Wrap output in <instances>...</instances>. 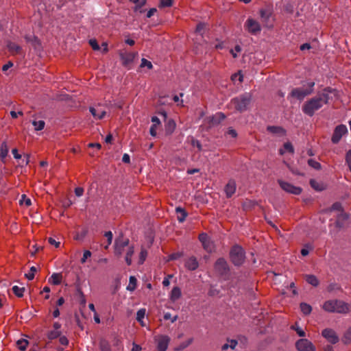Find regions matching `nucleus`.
Here are the masks:
<instances>
[{
    "instance_id": "1",
    "label": "nucleus",
    "mask_w": 351,
    "mask_h": 351,
    "mask_svg": "<svg viewBox=\"0 0 351 351\" xmlns=\"http://www.w3.org/2000/svg\"><path fill=\"white\" fill-rule=\"evenodd\" d=\"M322 309L330 313L348 314L350 311V304L341 300H329L322 304Z\"/></svg>"
},
{
    "instance_id": "2",
    "label": "nucleus",
    "mask_w": 351,
    "mask_h": 351,
    "mask_svg": "<svg viewBox=\"0 0 351 351\" xmlns=\"http://www.w3.org/2000/svg\"><path fill=\"white\" fill-rule=\"evenodd\" d=\"M315 82H311L306 84V88L300 87L292 89L289 93V97L297 99L300 101L303 100L306 96L313 93Z\"/></svg>"
},
{
    "instance_id": "3",
    "label": "nucleus",
    "mask_w": 351,
    "mask_h": 351,
    "mask_svg": "<svg viewBox=\"0 0 351 351\" xmlns=\"http://www.w3.org/2000/svg\"><path fill=\"white\" fill-rule=\"evenodd\" d=\"M322 102V100L318 99L317 97L308 99L302 106L303 112L310 117L313 116L315 111L318 110L323 106Z\"/></svg>"
},
{
    "instance_id": "4",
    "label": "nucleus",
    "mask_w": 351,
    "mask_h": 351,
    "mask_svg": "<svg viewBox=\"0 0 351 351\" xmlns=\"http://www.w3.org/2000/svg\"><path fill=\"white\" fill-rule=\"evenodd\" d=\"M230 258L231 262L235 266L241 265L244 263L245 258L244 250L238 245H234L230 252Z\"/></svg>"
},
{
    "instance_id": "5",
    "label": "nucleus",
    "mask_w": 351,
    "mask_h": 351,
    "mask_svg": "<svg viewBox=\"0 0 351 351\" xmlns=\"http://www.w3.org/2000/svg\"><path fill=\"white\" fill-rule=\"evenodd\" d=\"M252 100L250 93H245L232 99L231 103L235 109L239 112L245 111Z\"/></svg>"
},
{
    "instance_id": "6",
    "label": "nucleus",
    "mask_w": 351,
    "mask_h": 351,
    "mask_svg": "<svg viewBox=\"0 0 351 351\" xmlns=\"http://www.w3.org/2000/svg\"><path fill=\"white\" fill-rule=\"evenodd\" d=\"M245 29L250 34L257 35L261 32V25L260 23L252 18L249 17L244 23Z\"/></svg>"
},
{
    "instance_id": "7",
    "label": "nucleus",
    "mask_w": 351,
    "mask_h": 351,
    "mask_svg": "<svg viewBox=\"0 0 351 351\" xmlns=\"http://www.w3.org/2000/svg\"><path fill=\"white\" fill-rule=\"evenodd\" d=\"M129 243L128 239H124L123 237L116 239L114 245V254L120 257L123 252H126V249L128 246H129Z\"/></svg>"
},
{
    "instance_id": "8",
    "label": "nucleus",
    "mask_w": 351,
    "mask_h": 351,
    "mask_svg": "<svg viewBox=\"0 0 351 351\" xmlns=\"http://www.w3.org/2000/svg\"><path fill=\"white\" fill-rule=\"evenodd\" d=\"M295 348L298 351H315L314 345L307 339H300L295 343Z\"/></svg>"
},
{
    "instance_id": "9",
    "label": "nucleus",
    "mask_w": 351,
    "mask_h": 351,
    "mask_svg": "<svg viewBox=\"0 0 351 351\" xmlns=\"http://www.w3.org/2000/svg\"><path fill=\"white\" fill-rule=\"evenodd\" d=\"M215 270L221 276L226 275L229 272V267L223 258L217 260L214 265Z\"/></svg>"
},
{
    "instance_id": "10",
    "label": "nucleus",
    "mask_w": 351,
    "mask_h": 351,
    "mask_svg": "<svg viewBox=\"0 0 351 351\" xmlns=\"http://www.w3.org/2000/svg\"><path fill=\"white\" fill-rule=\"evenodd\" d=\"M348 132V129L345 125H337L334 130L331 141L333 143H338L341 137Z\"/></svg>"
},
{
    "instance_id": "11",
    "label": "nucleus",
    "mask_w": 351,
    "mask_h": 351,
    "mask_svg": "<svg viewBox=\"0 0 351 351\" xmlns=\"http://www.w3.org/2000/svg\"><path fill=\"white\" fill-rule=\"evenodd\" d=\"M278 184H280L282 189H283L285 191L294 194V195H299L302 193V189L298 186H293V184L282 181L281 180H278Z\"/></svg>"
},
{
    "instance_id": "12",
    "label": "nucleus",
    "mask_w": 351,
    "mask_h": 351,
    "mask_svg": "<svg viewBox=\"0 0 351 351\" xmlns=\"http://www.w3.org/2000/svg\"><path fill=\"white\" fill-rule=\"evenodd\" d=\"M156 340L157 341L158 351H167L170 342L169 337L167 335H160Z\"/></svg>"
},
{
    "instance_id": "13",
    "label": "nucleus",
    "mask_w": 351,
    "mask_h": 351,
    "mask_svg": "<svg viewBox=\"0 0 351 351\" xmlns=\"http://www.w3.org/2000/svg\"><path fill=\"white\" fill-rule=\"evenodd\" d=\"M322 335L331 343L335 344L339 341V337L335 331L331 328H326L323 330Z\"/></svg>"
},
{
    "instance_id": "14",
    "label": "nucleus",
    "mask_w": 351,
    "mask_h": 351,
    "mask_svg": "<svg viewBox=\"0 0 351 351\" xmlns=\"http://www.w3.org/2000/svg\"><path fill=\"white\" fill-rule=\"evenodd\" d=\"M135 53L129 52V53H121L120 57L122 61V64L124 66H128L134 60L135 57Z\"/></svg>"
},
{
    "instance_id": "15",
    "label": "nucleus",
    "mask_w": 351,
    "mask_h": 351,
    "mask_svg": "<svg viewBox=\"0 0 351 351\" xmlns=\"http://www.w3.org/2000/svg\"><path fill=\"white\" fill-rule=\"evenodd\" d=\"M89 111L96 119H103L106 113V111L101 108V106H98L96 108L90 107Z\"/></svg>"
},
{
    "instance_id": "16",
    "label": "nucleus",
    "mask_w": 351,
    "mask_h": 351,
    "mask_svg": "<svg viewBox=\"0 0 351 351\" xmlns=\"http://www.w3.org/2000/svg\"><path fill=\"white\" fill-rule=\"evenodd\" d=\"M185 267L190 271H194L199 267V263L195 256H191L185 261Z\"/></svg>"
},
{
    "instance_id": "17",
    "label": "nucleus",
    "mask_w": 351,
    "mask_h": 351,
    "mask_svg": "<svg viewBox=\"0 0 351 351\" xmlns=\"http://www.w3.org/2000/svg\"><path fill=\"white\" fill-rule=\"evenodd\" d=\"M7 47L8 51L12 54V55H16V54H22L23 50L21 46H19L18 44L13 43L12 41H8L7 43Z\"/></svg>"
},
{
    "instance_id": "18",
    "label": "nucleus",
    "mask_w": 351,
    "mask_h": 351,
    "mask_svg": "<svg viewBox=\"0 0 351 351\" xmlns=\"http://www.w3.org/2000/svg\"><path fill=\"white\" fill-rule=\"evenodd\" d=\"M224 191L227 197H230L236 191V182L234 180H230L225 186Z\"/></svg>"
},
{
    "instance_id": "19",
    "label": "nucleus",
    "mask_w": 351,
    "mask_h": 351,
    "mask_svg": "<svg viewBox=\"0 0 351 351\" xmlns=\"http://www.w3.org/2000/svg\"><path fill=\"white\" fill-rule=\"evenodd\" d=\"M335 90L330 88V87H327V88H325L324 90H323V92L322 94L319 95L317 97L318 99H320L322 100V106L324 104H328V100H329V93H331L332 92H334Z\"/></svg>"
},
{
    "instance_id": "20",
    "label": "nucleus",
    "mask_w": 351,
    "mask_h": 351,
    "mask_svg": "<svg viewBox=\"0 0 351 351\" xmlns=\"http://www.w3.org/2000/svg\"><path fill=\"white\" fill-rule=\"evenodd\" d=\"M25 39L27 43H31L32 47L35 49H38L41 47V43L37 36H36L34 35H30V36L26 35L25 36Z\"/></svg>"
},
{
    "instance_id": "21",
    "label": "nucleus",
    "mask_w": 351,
    "mask_h": 351,
    "mask_svg": "<svg viewBox=\"0 0 351 351\" xmlns=\"http://www.w3.org/2000/svg\"><path fill=\"white\" fill-rule=\"evenodd\" d=\"M152 121L153 124L150 128L149 132L152 136H156L157 134L156 130L160 125V121L157 117L154 116L152 117Z\"/></svg>"
},
{
    "instance_id": "22",
    "label": "nucleus",
    "mask_w": 351,
    "mask_h": 351,
    "mask_svg": "<svg viewBox=\"0 0 351 351\" xmlns=\"http://www.w3.org/2000/svg\"><path fill=\"white\" fill-rule=\"evenodd\" d=\"M181 295L182 292L180 288L178 287H175L171 291L169 299L171 302H175L181 298Z\"/></svg>"
},
{
    "instance_id": "23",
    "label": "nucleus",
    "mask_w": 351,
    "mask_h": 351,
    "mask_svg": "<svg viewBox=\"0 0 351 351\" xmlns=\"http://www.w3.org/2000/svg\"><path fill=\"white\" fill-rule=\"evenodd\" d=\"M226 119V115L223 112H218L215 115L210 117V122L212 125L219 124L221 121Z\"/></svg>"
},
{
    "instance_id": "24",
    "label": "nucleus",
    "mask_w": 351,
    "mask_h": 351,
    "mask_svg": "<svg viewBox=\"0 0 351 351\" xmlns=\"http://www.w3.org/2000/svg\"><path fill=\"white\" fill-rule=\"evenodd\" d=\"M176 212L178 215V216H177L178 221L180 223L184 222L188 215L187 212L184 208H182L181 207L176 208Z\"/></svg>"
},
{
    "instance_id": "25",
    "label": "nucleus",
    "mask_w": 351,
    "mask_h": 351,
    "mask_svg": "<svg viewBox=\"0 0 351 351\" xmlns=\"http://www.w3.org/2000/svg\"><path fill=\"white\" fill-rule=\"evenodd\" d=\"M134 253V247L133 245L128 246L125 252V260L128 265H130L132 264V257Z\"/></svg>"
},
{
    "instance_id": "26",
    "label": "nucleus",
    "mask_w": 351,
    "mask_h": 351,
    "mask_svg": "<svg viewBox=\"0 0 351 351\" xmlns=\"http://www.w3.org/2000/svg\"><path fill=\"white\" fill-rule=\"evenodd\" d=\"M259 15L262 19L263 23H267L271 16V12L269 10L261 9L259 10Z\"/></svg>"
},
{
    "instance_id": "27",
    "label": "nucleus",
    "mask_w": 351,
    "mask_h": 351,
    "mask_svg": "<svg viewBox=\"0 0 351 351\" xmlns=\"http://www.w3.org/2000/svg\"><path fill=\"white\" fill-rule=\"evenodd\" d=\"M176 127V122L173 119H169L167 121L165 125V131L167 134H171Z\"/></svg>"
},
{
    "instance_id": "28",
    "label": "nucleus",
    "mask_w": 351,
    "mask_h": 351,
    "mask_svg": "<svg viewBox=\"0 0 351 351\" xmlns=\"http://www.w3.org/2000/svg\"><path fill=\"white\" fill-rule=\"evenodd\" d=\"M267 129L272 134H279L281 135H285L286 134L285 130L280 126H268Z\"/></svg>"
},
{
    "instance_id": "29",
    "label": "nucleus",
    "mask_w": 351,
    "mask_h": 351,
    "mask_svg": "<svg viewBox=\"0 0 351 351\" xmlns=\"http://www.w3.org/2000/svg\"><path fill=\"white\" fill-rule=\"evenodd\" d=\"M130 2L136 4L134 10L135 12L140 11V12H143V10H141V8L145 5L147 0H129Z\"/></svg>"
},
{
    "instance_id": "30",
    "label": "nucleus",
    "mask_w": 351,
    "mask_h": 351,
    "mask_svg": "<svg viewBox=\"0 0 351 351\" xmlns=\"http://www.w3.org/2000/svg\"><path fill=\"white\" fill-rule=\"evenodd\" d=\"M305 280L308 284L314 287H317L319 285V280L314 275H306Z\"/></svg>"
},
{
    "instance_id": "31",
    "label": "nucleus",
    "mask_w": 351,
    "mask_h": 351,
    "mask_svg": "<svg viewBox=\"0 0 351 351\" xmlns=\"http://www.w3.org/2000/svg\"><path fill=\"white\" fill-rule=\"evenodd\" d=\"M50 279L51 280L52 284H53L55 285H58L62 282V276L60 273H53L51 275Z\"/></svg>"
},
{
    "instance_id": "32",
    "label": "nucleus",
    "mask_w": 351,
    "mask_h": 351,
    "mask_svg": "<svg viewBox=\"0 0 351 351\" xmlns=\"http://www.w3.org/2000/svg\"><path fill=\"white\" fill-rule=\"evenodd\" d=\"M300 310L305 315H309L312 311V307L307 303L302 302L300 305Z\"/></svg>"
},
{
    "instance_id": "33",
    "label": "nucleus",
    "mask_w": 351,
    "mask_h": 351,
    "mask_svg": "<svg viewBox=\"0 0 351 351\" xmlns=\"http://www.w3.org/2000/svg\"><path fill=\"white\" fill-rule=\"evenodd\" d=\"M145 315V309L141 308L137 311L136 313V320L141 324L142 326H144L145 324L143 323V319H144Z\"/></svg>"
},
{
    "instance_id": "34",
    "label": "nucleus",
    "mask_w": 351,
    "mask_h": 351,
    "mask_svg": "<svg viewBox=\"0 0 351 351\" xmlns=\"http://www.w3.org/2000/svg\"><path fill=\"white\" fill-rule=\"evenodd\" d=\"M29 344L27 340L21 339L16 341V345L20 350L25 351Z\"/></svg>"
},
{
    "instance_id": "35",
    "label": "nucleus",
    "mask_w": 351,
    "mask_h": 351,
    "mask_svg": "<svg viewBox=\"0 0 351 351\" xmlns=\"http://www.w3.org/2000/svg\"><path fill=\"white\" fill-rule=\"evenodd\" d=\"M12 290L13 291V293L19 298H21L23 296V293H24V291H25V288L24 287H19L16 285L14 286L12 288Z\"/></svg>"
},
{
    "instance_id": "36",
    "label": "nucleus",
    "mask_w": 351,
    "mask_h": 351,
    "mask_svg": "<svg viewBox=\"0 0 351 351\" xmlns=\"http://www.w3.org/2000/svg\"><path fill=\"white\" fill-rule=\"evenodd\" d=\"M8 154V147L5 142H3L0 147V156L4 158Z\"/></svg>"
},
{
    "instance_id": "37",
    "label": "nucleus",
    "mask_w": 351,
    "mask_h": 351,
    "mask_svg": "<svg viewBox=\"0 0 351 351\" xmlns=\"http://www.w3.org/2000/svg\"><path fill=\"white\" fill-rule=\"evenodd\" d=\"M137 280L134 276L130 277L129 285L127 287L128 290L134 291L136 287Z\"/></svg>"
},
{
    "instance_id": "38",
    "label": "nucleus",
    "mask_w": 351,
    "mask_h": 351,
    "mask_svg": "<svg viewBox=\"0 0 351 351\" xmlns=\"http://www.w3.org/2000/svg\"><path fill=\"white\" fill-rule=\"evenodd\" d=\"M193 342V338L188 339L186 342L180 343L178 347L175 348L176 351H181L187 348Z\"/></svg>"
},
{
    "instance_id": "39",
    "label": "nucleus",
    "mask_w": 351,
    "mask_h": 351,
    "mask_svg": "<svg viewBox=\"0 0 351 351\" xmlns=\"http://www.w3.org/2000/svg\"><path fill=\"white\" fill-rule=\"evenodd\" d=\"M147 256V250L145 248L142 247L141 250V252L139 254L138 264L142 265L145 262Z\"/></svg>"
},
{
    "instance_id": "40",
    "label": "nucleus",
    "mask_w": 351,
    "mask_h": 351,
    "mask_svg": "<svg viewBox=\"0 0 351 351\" xmlns=\"http://www.w3.org/2000/svg\"><path fill=\"white\" fill-rule=\"evenodd\" d=\"M32 124L34 126L35 130L37 131H39V130H42L44 128L45 123L44 121H42V120L38 121H34L32 122Z\"/></svg>"
},
{
    "instance_id": "41",
    "label": "nucleus",
    "mask_w": 351,
    "mask_h": 351,
    "mask_svg": "<svg viewBox=\"0 0 351 351\" xmlns=\"http://www.w3.org/2000/svg\"><path fill=\"white\" fill-rule=\"evenodd\" d=\"M60 334H61V332L60 330H53L48 333L47 337L49 339L52 340V339H55L58 338V337H60Z\"/></svg>"
},
{
    "instance_id": "42",
    "label": "nucleus",
    "mask_w": 351,
    "mask_h": 351,
    "mask_svg": "<svg viewBox=\"0 0 351 351\" xmlns=\"http://www.w3.org/2000/svg\"><path fill=\"white\" fill-rule=\"evenodd\" d=\"M202 245L204 250L208 252H211L214 249L213 243L210 239L208 240V242L202 243Z\"/></svg>"
},
{
    "instance_id": "43",
    "label": "nucleus",
    "mask_w": 351,
    "mask_h": 351,
    "mask_svg": "<svg viewBox=\"0 0 351 351\" xmlns=\"http://www.w3.org/2000/svg\"><path fill=\"white\" fill-rule=\"evenodd\" d=\"M36 271H37V269L34 266H32V267H30L29 273L25 274V277L29 280H33L34 278L35 273L36 272Z\"/></svg>"
},
{
    "instance_id": "44",
    "label": "nucleus",
    "mask_w": 351,
    "mask_h": 351,
    "mask_svg": "<svg viewBox=\"0 0 351 351\" xmlns=\"http://www.w3.org/2000/svg\"><path fill=\"white\" fill-rule=\"evenodd\" d=\"M141 67H147L148 69H152L153 68V65H152V63L147 60V59L145 58H142L141 59V65H140Z\"/></svg>"
},
{
    "instance_id": "45",
    "label": "nucleus",
    "mask_w": 351,
    "mask_h": 351,
    "mask_svg": "<svg viewBox=\"0 0 351 351\" xmlns=\"http://www.w3.org/2000/svg\"><path fill=\"white\" fill-rule=\"evenodd\" d=\"M308 164L310 167L315 169H321V165L317 161L313 160V159H309L308 160Z\"/></svg>"
},
{
    "instance_id": "46",
    "label": "nucleus",
    "mask_w": 351,
    "mask_h": 351,
    "mask_svg": "<svg viewBox=\"0 0 351 351\" xmlns=\"http://www.w3.org/2000/svg\"><path fill=\"white\" fill-rule=\"evenodd\" d=\"M173 4V0H160L159 7H171Z\"/></svg>"
},
{
    "instance_id": "47",
    "label": "nucleus",
    "mask_w": 351,
    "mask_h": 351,
    "mask_svg": "<svg viewBox=\"0 0 351 351\" xmlns=\"http://www.w3.org/2000/svg\"><path fill=\"white\" fill-rule=\"evenodd\" d=\"M104 236L107 238L108 243L105 246V249H108V246L112 243V233L111 231H108L105 232Z\"/></svg>"
},
{
    "instance_id": "48",
    "label": "nucleus",
    "mask_w": 351,
    "mask_h": 351,
    "mask_svg": "<svg viewBox=\"0 0 351 351\" xmlns=\"http://www.w3.org/2000/svg\"><path fill=\"white\" fill-rule=\"evenodd\" d=\"M241 51V47L240 45H237L234 47V49H231L230 52L234 58H237L238 56L237 53H239Z\"/></svg>"
},
{
    "instance_id": "49",
    "label": "nucleus",
    "mask_w": 351,
    "mask_h": 351,
    "mask_svg": "<svg viewBox=\"0 0 351 351\" xmlns=\"http://www.w3.org/2000/svg\"><path fill=\"white\" fill-rule=\"evenodd\" d=\"M205 28H206V24L200 23L197 24L196 29H195V32L198 34H203Z\"/></svg>"
},
{
    "instance_id": "50",
    "label": "nucleus",
    "mask_w": 351,
    "mask_h": 351,
    "mask_svg": "<svg viewBox=\"0 0 351 351\" xmlns=\"http://www.w3.org/2000/svg\"><path fill=\"white\" fill-rule=\"evenodd\" d=\"M291 328L293 330H295L297 332V334L300 336V337H304L305 336V332L301 329L300 328H299L298 326H291Z\"/></svg>"
},
{
    "instance_id": "51",
    "label": "nucleus",
    "mask_w": 351,
    "mask_h": 351,
    "mask_svg": "<svg viewBox=\"0 0 351 351\" xmlns=\"http://www.w3.org/2000/svg\"><path fill=\"white\" fill-rule=\"evenodd\" d=\"M284 148L286 151L289 153L293 154L294 152V149L292 144L289 142H287L284 144Z\"/></svg>"
},
{
    "instance_id": "52",
    "label": "nucleus",
    "mask_w": 351,
    "mask_h": 351,
    "mask_svg": "<svg viewBox=\"0 0 351 351\" xmlns=\"http://www.w3.org/2000/svg\"><path fill=\"white\" fill-rule=\"evenodd\" d=\"M20 204H25L27 206H29L32 204L31 199L29 198H27L25 195H22V199L20 200Z\"/></svg>"
},
{
    "instance_id": "53",
    "label": "nucleus",
    "mask_w": 351,
    "mask_h": 351,
    "mask_svg": "<svg viewBox=\"0 0 351 351\" xmlns=\"http://www.w3.org/2000/svg\"><path fill=\"white\" fill-rule=\"evenodd\" d=\"M178 315H175L173 317H171V313H166L164 315V319L165 320L171 319L172 323H174L178 319Z\"/></svg>"
},
{
    "instance_id": "54",
    "label": "nucleus",
    "mask_w": 351,
    "mask_h": 351,
    "mask_svg": "<svg viewBox=\"0 0 351 351\" xmlns=\"http://www.w3.org/2000/svg\"><path fill=\"white\" fill-rule=\"evenodd\" d=\"M346 161L349 167L350 171H351V150H349L346 153Z\"/></svg>"
},
{
    "instance_id": "55",
    "label": "nucleus",
    "mask_w": 351,
    "mask_h": 351,
    "mask_svg": "<svg viewBox=\"0 0 351 351\" xmlns=\"http://www.w3.org/2000/svg\"><path fill=\"white\" fill-rule=\"evenodd\" d=\"M209 239V237L206 233H202L199 235V240L200 241L202 244L208 242V240Z\"/></svg>"
},
{
    "instance_id": "56",
    "label": "nucleus",
    "mask_w": 351,
    "mask_h": 351,
    "mask_svg": "<svg viewBox=\"0 0 351 351\" xmlns=\"http://www.w3.org/2000/svg\"><path fill=\"white\" fill-rule=\"evenodd\" d=\"M191 145L193 147H196L198 151H201L202 149V144L198 140L193 138L191 141Z\"/></svg>"
},
{
    "instance_id": "57",
    "label": "nucleus",
    "mask_w": 351,
    "mask_h": 351,
    "mask_svg": "<svg viewBox=\"0 0 351 351\" xmlns=\"http://www.w3.org/2000/svg\"><path fill=\"white\" fill-rule=\"evenodd\" d=\"M89 44L92 47L93 49H94V50L99 49V46L95 39H90L89 40Z\"/></svg>"
},
{
    "instance_id": "58",
    "label": "nucleus",
    "mask_w": 351,
    "mask_h": 351,
    "mask_svg": "<svg viewBox=\"0 0 351 351\" xmlns=\"http://www.w3.org/2000/svg\"><path fill=\"white\" fill-rule=\"evenodd\" d=\"M91 256V252L89 250H86L84 252L83 257L81 259V263H84L86 261V259Z\"/></svg>"
},
{
    "instance_id": "59",
    "label": "nucleus",
    "mask_w": 351,
    "mask_h": 351,
    "mask_svg": "<svg viewBox=\"0 0 351 351\" xmlns=\"http://www.w3.org/2000/svg\"><path fill=\"white\" fill-rule=\"evenodd\" d=\"M48 241L51 245H55L56 247H58L60 246V243L56 241L53 238L49 237L48 239Z\"/></svg>"
},
{
    "instance_id": "60",
    "label": "nucleus",
    "mask_w": 351,
    "mask_h": 351,
    "mask_svg": "<svg viewBox=\"0 0 351 351\" xmlns=\"http://www.w3.org/2000/svg\"><path fill=\"white\" fill-rule=\"evenodd\" d=\"M310 184L315 190H317V191H321L322 190V189L318 187V183L315 180H310Z\"/></svg>"
},
{
    "instance_id": "61",
    "label": "nucleus",
    "mask_w": 351,
    "mask_h": 351,
    "mask_svg": "<svg viewBox=\"0 0 351 351\" xmlns=\"http://www.w3.org/2000/svg\"><path fill=\"white\" fill-rule=\"evenodd\" d=\"M59 341L63 346H67L69 343V340L65 336L60 337Z\"/></svg>"
},
{
    "instance_id": "62",
    "label": "nucleus",
    "mask_w": 351,
    "mask_h": 351,
    "mask_svg": "<svg viewBox=\"0 0 351 351\" xmlns=\"http://www.w3.org/2000/svg\"><path fill=\"white\" fill-rule=\"evenodd\" d=\"M75 193L77 197H80L84 193V189L82 187H77L75 189Z\"/></svg>"
},
{
    "instance_id": "63",
    "label": "nucleus",
    "mask_w": 351,
    "mask_h": 351,
    "mask_svg": "<svg viewBox=\"0 0 351 351\" xmlns=\"http://www.w3.org/2000/svg\"><path fill=\"white\" fill-rule=\"evenodd\" d=\"M122 161L125 163L129 164L130 162V158L128 154H124L122 158Z\"/></svg>"
},
{
    "instance_id": "64",
    "label": "nucleus",
    "mask_w": 351,
    "mask_h": 351,
    "mask_svg": "<svg viewBox=\"0 0 351 351\" xmlns=\"http://www.w3.org/2000/svg\"><path fill=\"white\" fill-rule=\"evenodd\" d=\"M345 339L351 341V327L348 328L344 335Z\"/></svg>"
}]
</instances>
